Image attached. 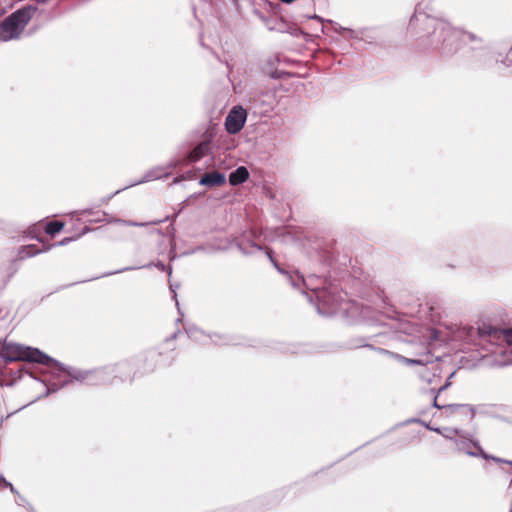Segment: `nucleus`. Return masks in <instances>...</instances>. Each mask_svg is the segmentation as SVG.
Segmentation results:
<instances>
[{
    "mask_svg": "<svg viewBox=\"0 0 512 512\" xmlns=\"http://www.w3.org/2000/svg\"><path fill=\"white\" fill-rule=\"evenodd\" d=\"M17 361L36 362L47 367L54 382L49 385L46 384L44 396L58 391L73 380L87 385L107 384L110 380L109 377H106L107 371L101 368L80 370L67 367L37 348L7 343L0 339V368L7 363Z\"/></svg>",
    "mask_w": 512,
    "mask_h": 512,
    "instance_id": "f257e3e1",
    "label": "nucleus"
},
{
    "mask_svg": "<svg viewBox=\"0 0 512 512\" xmlns=\"http://www.w3.org/2000/svg\"><path fill=\"white\" fill-rule=\"evenodd\" d=\"M419 38L443 56L455 54L462 45L479 49L484 45L481 36L453 27L448 21L416 10L409 22Z\"/></svg>",
    "mask_w": 512,
    "mask_h": 512,
    "instance_id": "f03ea898",
    "label": "nucleus"
},
{
    "mask_svg": "<svg viewBox=\"0 0 512 512\" xmlns=\"http://www.w3.org/2000/svg\"><path fill=\"white\" fill-rule=\"evenodd\" d=\"M468 335L471 338L478 337L481 342H487L492 346H502L501 358L497 360V365H512V329H499L483 324L477 328L470 327Z\"/></svg>",
    "mask_w": 512,
    "mask_h": 512,
    "instance_id": "7ed1b4c3",
    "label": "nucleus"
},
{
    "mask_svg": "<svg viewBox=\"0 0 512 512\" xmlns=\"http://www.w3.org/2000/svg\"><path fill=\"white\" fill-rule=\"evenodd\" d=\"M36 10L35 6L27 5L9 15L0 24V41L17 39Z\"/></svg>",
    "mask_w": 512,
    "mask_h": 512,
    "instance_id": "20e7f679",
    "label": "nucleus"
},
{
    "mask_svg": "<svg viewBox=\"0 0 512 512\" xmlns=\"http://www.w3.org/2000/svg\"><path fill=\"white\" fill-rule=\"evenodd\" d=\"M269 260L274 265V267L282 274H284L287 278V280L290 282L291 286L294 288H300L301 286H304L305 288L313 291L315 293V296H317V293L319 290L324 289L325 287L323 284L325 283V280L320 279L316 275H309L307 278H304L303 275L299 274L298 272L289 273L287 271H284L278 263L275 261V259L272 256V250H267L266 252Z\"/></svg>",
    "mask_w": 512,
    "mask_h": 512,
    "instance_id": "39448f33",
    "label": "nucleus"
},
{
    "mask_svg": "<svg viewBox=\"0 0 512 512\" xmlns=\"http://www.w3.org/2000/svg\"><path fill=\"white\" fill-rule=\"evenodd\" d=\"M454 443H455L458 451L463 452L469 456L482 457L483 459H493L494 461H497V462H504L500 458L487 455L483 451V449L480 446L478 441H476L466 435H463L462 433L458 437L455 438ZM505 462L512 465V461H505Z\"/></svg>",
    "mask_w": 512,
    "mask_h": 512,
    "instance_id": "423d86ee",
    "label": "nucleus"
},
{
    "mask_svg": "<svg viewBox=\"0 0 512 512\" xmlns=\"http://www.w3.org/2000/svg\"><path fill=\"white\" fill-rule=\"evenodd\" d=\"M316 299V307L319 314L331 316L336 313L338 309V297L331 289L325 287L324 289L319 290Z\"/></svg>",
    "mask_w": 512,
    "mask_h": 512,
    "instance_id": "0eeeda50",
    "label": "nucleus"
},
{
    "mask_svg": "<svg viewBox=\"0 0 512 512\" xmlns=\"http://www.w3.org/2000/svg\"><path fill=\"white\" fill-rule=\"evenodd\" d=\"M101 369L107 371L106 377L110 378L108 383H112L114 379H119L122 382L132 380V376L136 374V372H133L134 363L128 360L121 361L114 365L105 366Z\"/></svg>",
    "mask_w": 512,
    "mask_h": 512,
    "instance_id": "6e6552de",
    "label": "nucleus"
},
{
    "mask_svg": "<svg viewBox=\"0 0 512 512\" xmlns=\"http://www.w3.org/2000/svg\"><path fill=\"white\" fill-rule=\"evenodd\" d=\"M186 333L190 339H192L194 341H198V342H201L204 337H209L210 340L217 345H236V344H238V341L236 340V338L234 336L227 335V334L222 335V334H217V333L205 335V333L196 326H190V327L186 328Z\"/></svg>",
    "mask_w": 512,
    "mask_h": 512,
    "instance_id": "1a4fd4ad",
    "label": "nucleus"
},
{
    "mask_svg": "<svg viewBox=\"0 0 512 512\" xmlns=\"http://www.w3.org/2000/svg\"><path fill=\"white\" fill-rule=\"evenodd\" d=\"M247 119V112L241 106H235L228 113L225 128L228 133L236 134L241 131Z\"/></svg>",
    "mask_w": 512,
    "mask_h": 512,
    "instance_id": "9d476101",
    "label": "nucleus"
},
{
    "mask_svg": "<svg viewBox=\"0 0 512 512\" xmlns=\"http://www.w3.org/2000/svg\"><path fill=\"white\" fill-rule=\"evenodd\" d=\"M375 336H368V337H352L345 343V347L348 349H357V348H370L373 350H376V348L370 343L374 339ZM377 351L380 353H388L387 350L383 348H378Z\"/></svg>",
    "mask_w": 512,
    "mask_h": 512,
    "instance_id": "9b49d317",
    "label": "nucleus"
},
{
    "mask_svg": "<svg viewBox=\"0 0 512 512\" xmlns=\"http://www.w3.org/2000/svg\"><path fill=\"white\" fill-rule=\"evenodd\" d=\"M225 174L219 171L205 173L199 180V184L207 187L221 186L225 183Z\"/></svg>",
    "mask_w": 512,
    "mask_h": 512,
    "instance_id": "f8f14e48",
    "label": "nucleus"
},
{
    "mask_svg": "<svg viewBox=\"0 0 512 512\" xmlns=\"http://www.w3.org/2000/svg\"><path fill=\"white\" fill-rule=\"evenodd\" d=\"M151 267H156L158 268L160 271H167L168 272V275L169 277L171 276L172 274V267H166V265L161 262V261H157L156 263L154 262H150L146 265H142V266H137V267H134V266H129V267H124V268H121L119 270H116V271H113V272H109V273H106L104 274V276H109V275H114V274H119V273H123V272H126V271H132V270H136V269H142V268H151Z\"/></svg>",
    "mask_w": 512,
    "mask_h": 512,
    "instance_id": "ddd939ff",
    "label": "nucleus"
},
{
    "mask_svg": "<svg viewBox=\"0 0 512 512\" xmlns=\"http://www.w3.org/2000/svg\"><path fill=\"white\" fill-rule=\"evenodd\" d=\"M249 178V171L245 166H239L232 171L229 175V183L232 186H237L246 182Z\"/></svg>",
    "mask_w": 512,
    "mask_h": 512,
    "instance_id": "4468645a",
    "label": "nucleus"
},
{
    "mask_svg": "<svg viewBox=\"0 0 512 512\" xmlns=\"http://www.w3.org/2000/svg\"><path fill=\"white\" fill-rule=\"evenodd\" d=\"M401 360L408 365H427L429 363L434 362V356L430 353V351L426 350L424 353L420 354L418 358H406L401 357Z\"/></svg>",
    "mask_w": 512,
    "mask_h": 512,
    "instance_id": "2eb2a0df",
    "label": "nucleus"
},
{
    "mask_svg": "<svg viewBox=\"0 0 512 512\" xmlns=\"http://www.w3.org/2000/svg\"><path fill=\"white\" fill-rule=\"evenodd\" d=\"M443 408L449 411L451 414L456 412L469 414L470 420H472L475 416V408L469 404H447L443 405Z\"/></svg>",
    "mask_w": 512,
    "mask_h": 512,
    "instance_id": "dca6fc26",
    "label": "nucleus"
},
{
    "mask_svg": "<svg viewBox=\"0 0 512 512\" xmlns=\"http://www.w3.org/2000/svg\"><path fill=\"white\" fill-rule=\"evenodd\" d=\"M208 152V145L206 143H200L194 147L188 154V159L191 162L200 160Z\"/></svg>",
    "mask_w": 512,
    "mask_h": 512,
    "instance_id": "f3484780",
    "label": "nucleus"
},
{
    "mask_svg": "<svg viewBox=\"0 0 512 512\" xmlns=\"http://www.w3.org/2000/svg\"><path fill=\"white\" fill-rule=\"evenodd\" d=\"M164 175H167L166 172L163 171L162 168H156V169H153V170H150L148 171L144 177L134 183H131V186H134V185H137V184H141V183H144V182H148V181H151V180H155V179H159L161 178L162 176Z\"/></svg>",
    "mask_w": 512,
    "mask_h": 512,
    "instance_id": "a211bd4d",
    "label": "nucleus"
},
{
    "mask_svg": "<svg viewBox=\"0 0 512 512\" xmlns=\"http://www.w3.org/2000/svg\"><path fill=\"white\" fill-rule=\"evenodd\" d=\"M40 252H41V250H39L36 245L22 246L21 249L19 250V258L25 259V258L33 257V256L39 254Z\"/></svg>",
    "mask_w": 512,
    "mask_h": 512,
    "instance_id": "6ab92c4d",
    "label": "nucleus"
},
{
    "mask_svg": "<svg viewBox=\"0 0 512 512\" xmlns=\"http://www.w3.org/2000/svg\"><path fill=\"white\" fill-rule=\"evenodd\" d=\"M427 428L430 429L429 426H427ZM431 430L443 435L445 438L449 439V440H452L454 442L455 438L458 437L461 432L457 429H450V428H444V429H440V428H431Z\"/></svg>",
    "mask_w": 512,
    "mask_h": 512,
    "instance_id": "aec40b11",
    "label": "nucleus"
},
{
    "mask_svg": "<svg viewBox=\"0 0 512 512\" xmlns=\"http://www.w3.org/2000/svg\"><path fill=\"white\" fill-rule=\"evenodd\" d=\"M335 30H336V32H338L340 34L348 33L349 37L353 38V39H363V35L365 32L364 29L353 30V29L342 27V26H338L337 28H335Z\"/></svg>",
    "mask_w": 512,
    "mask_h": 512,
    "instance_id": "412c9836",
    "label": "nucleus"
},
{
    "mask_svg": "<svg viewBox=\"0 0 512 512\" xmlns=\"http://www.w3.org/2000/svg\"><path fill=\"white\" fill-rule=\"evenodd\" d=\"M64 227V223L60 221H51L46 224L45 226V232L51 236L56 235L59 233Z\"/></svg>",
    "mask_w": 512,
    "mask_h": 512,
    "instance_id": "4be33fe9",
    "label": "nucleus"
},
{
    "mask_svg": "<svg viewBox=\"0 0 512 512\" xmlns=\"http://www.w3.org/2000/svg\"><path fill=\"white\" fill-rule=\"evenodd\" d=\"M111 222L119 223V224H123V225H127V226H132V227H143L148 224V223L136 222V221H131V220H122L119 218H115Z\"/></svg>",
    "mask_w": 512,
    "mask_h": 512,
    "instance_id": "5701e85b",
    "label": "nucleus"
},
{
    "mask_svg": "<svg viewBox=\"0 0 512 512\" xmlns=\"http://www.w3.org/2000/svg\"><path fill=\"white\" fill-rule=\"evenodd\" d=\"M16 504L19 506H25L27 509L31 512H33V507L28 503L25 497L21 496L20 494L17 495Z\"/></svg>",
    "mask_w": 512,
    "mask_h": 512,
    "instance_id": "b1692460",
    "label": "nucleus"
},
{
    "mask_svg": "<svg viewBox=\"0 0 512 512\" xmlns=\"http://www.w3.org/2000/svg\"><path fill=\"white\" fill-rule=\"evenodd\" d=\"M236 246H237V248L239 249V251H240L242 254H244V255H249V254H251V252L246 248V246H245L244 242L239 241V242H237Z\"/></svg>",
    "mask_w": 512,
    "mask_h": 512,
    "instance_id": "393cba45",
    "label": "nucleus"
},
{
    "mask_svg": "<svg viewBox=\"0 0 512 512\" xmlns=\"http://www.w3.org/2000/svg\"><path fill=\"white\" fill-rule=\"evenodd\" d=\"M454 372H452L449 377H448V380L446 381V383L444 385H442L439 389H438V394L443 392L444 390H446L449 386H450V379L454 376Z\"/></svg>",
    "mask_w": 512,
    "mask_h": 512,
    "instance_id": "a878e982",
    "label": "nucleus"
},
{
    "mask_svg": "<svg viewBox=\"0 0 512 512\" xmlns=\"http://www.w3.org/2000/svg\"><path fill=\"white\" fill-rule=\"evenodd\" d=\"M77 238H78V236L77 237H66V238L62 239L61 241H59L57 245H59V246L67 245L68 243L76 240Z\"/></svg>",
    "mask_w": 512,
    "mask_h": 512,
    "instance_id": "bb28decb",
    "label": "nucleus"
},
{
    "mask_svg": "<svg viewBox=\"0 0 512 512\" xmlns=\"http://www.w3.org/2000/svg\"><path fill=\"white\" fill-rule=\"evenodd\" d=\"M178 287H179V285H174V284L170 283V290L173 292V294H174L173 298L176 301V306L179 308V302L177 301V298H176L177 297L176 288H178Z\"/></svg>",
    "mask_w": 512,
    "mask_h": 512,
    "instance_id": "cd10ccee",
    "label": "nucleus"
},
{
    "mask_svg": "<svg viewBox=\"0 0 512 512\" xmlns=\"http://www.w3.org/2000/svg\"><path fill=\"white\" fill-rule=\"evenodd\" d=\"M506 62H507L506 63L507 66L512 65V46H511L509 53L506 56Z\"/></svg>",
    "mask_w": 512,
    "mask_h": 512,
    "instance_id": "c85d7f7f",
    "label": "nucleus"
},
{
    "mask_svg": "<svg viewBox=\"0 0 512 512\" xmlns=\"http://www.w3.org/2000/svg\"><path fill=\"white\" fill-rule=\"evenodd\" d=\"M9 483L4 476H0V488L7 487Z\"/></svg>",
    "mask_w": 512,
    "mask_h": 512,
    "instance_id": "c756f323",
    "label": "nucleus"
},
{
    "mask_svg": "<svg viewBox=\"0 0 512 512\" xmlns=\"http://www.w3.org/2000/svg\"><path fill=\"white\" fill-rule=\"evenodd\" d=\"M433 406L437 409H444L443 405H439L437 402V396L434 397Z\"/></svg>",
    "mask_w": 512,
    "mask_h": 512,
    "instance_id": "7c9ffc66",
    "label": "nucleus"
},
{
    "mask_svg": "<svg viewBox=\"0 0 512 512\" xmlns=\"http://www.w3.org/2000/svg\"><path fill=\"white\" fill-rule=\"evenodd\" d=\"M7 487L10 489L12 493L19 495L18 491L15 489L12 483H9Z\"/></svg>",
    "mask_w": 512,
    "mask_h": 512,
    "instance_id": "2f4dec72",
    "label": "nucleus"
},
{
    "mask_svg": "<svg viewBox=\"0 0 512 512\" xmlns=\"http://www.w3.org/2000/svg\"><path fill=\"white\" fill-rule=\"evenodd\" d=\"M250 246L255 248L256 250H259L261 251L262 250V246L258 245V244H255L253 242L250 243Z\"/></svg>",
    "mask_w": 512,
    "mask_h": 512,
    "instance_id": "473e14b6",
    "label": "nucleus"
},
{
    "mask_svg": "<svg viewBox=\"0 0 512 512\" xmlns=\"http://www.w3.org/2000/svg\"><path fill=\"white\" fill-rule=\"evenodd\" d=\"M499 347L501 348L502 346H499ZM500 351H501V349L499 351H494V353L499 354V357L496 359V361L501 358ZM490 352H493V349H490Z\"/></svg>",
    "mask_w": 512,
    "mask_h": 512,
    "instance_id": "72a5a7b5",
    "label": "nucleus"
},
{
    "mask_svg": "<svg viewBox=\"0 0 512 512\" xmlns=\"http://www.w3.org/2000/svg\"><path fill=\"white\" fill-rule=\"evenodd\" d=\"M311 18H312V19H317V20H319V21H322V18H321V17H319L318 15H313V16H311Z\"/></svg>",
    "mask_w": 512,
    "mask_h": 512,
    "instance_id": "f704fd0d",
    "label": "nucleus"
},
{
    "mask_svg": "<svg viewBox=\"0 0 512 512\" xmlns=\"http://www.w3.org/2000/svg\"><path fill=\"white\" fill-rule=\"evenodd\" d=\"M288 351H290L291 353H298L299 352V350L295 349L294 347H293V349H289Z\"/></svg>",
    "mask_w": 512,
    "mask_h": 512,
    "instance_id": "c9c22d12",
    "label": "nucleus"
},
{
    "mask_svg": "<svg viewBox=\"0 0 512 512\" xmlns=\"http://www.w3.org/2000/svg\"><path fill=\"white\" fill-rule=\"evenodd\" d=\"M48 0H36L37 3H40V4H44L46 3Z\"/></svg>",
    "mask_w": 512,
    "mask_h": 512,
    "instance_id": "e433bc0d",
    "label": "nucleus"
},
{
    "mask_svg": "<svg viewBox=\"0 0 512 512\" xmlns=\"http://www.w3.org/2000/svg\"><path fill=\"white\" fill-rule=\"evenodd\" d=\"M162 220H158V221H154V222H151V224H157V223H161Z\"/></svg>",
    "mask_w": 512,
    "mask_h": 512,
    "instance_id": "4c0bfd02",
    "label": "nucleus"
},
{
    "mask_svg": "<svg viewBox=\"0 0 512 512\" xmlns=\"http://www.w3.org/2000/svg\"><path fill=\"white\" fill-rule=\"evenodd\" d=\"M510 512H512V509L510 510Z\"/></svg>",
    "mask_w": 512,
    "mask_h": 512,
    "instance_id": "58836bf2",
    "label": "nucleus"
}]
</instances>
